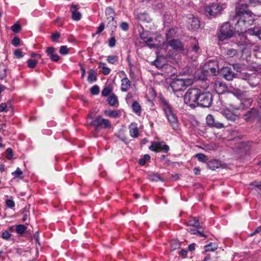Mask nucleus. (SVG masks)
Instances as JSON below:
<instances>
[{
  "label": "nucleus",
  "instance_id": "nucleus-64",
  "mask_svg": "<svg viewBox=\"0 0 261 261\" xmlns=\"http://www.w3.org/2000/svg\"><path fill=\"white\" fill-rule=\"evenodd\" d=\"M237 53V50L234 49H229V57H232Z\"/></svg>",
  "mask_w": 261,
  "mask_h": 261
},
{
  "label": "nucleus",
  "instance_id": "nucleus-39",
  "mask_svg": "<svg viewBox=\"0 0 261 261\" xmlns=\"http://www.w3.org/2000/svg\"><path fill=\"white\" fill-rule=\"evenodd\" d=\"M12 234L7 230L2 232L1 237L6 240H9L11 237Z\"/></svg>",
  "mask_w": 261,
  "mask_h": 261
},
{
  "label": "nucleus",
  "instance_id": "nucleus-37",
  "mask_svg": "<svg viewBox=\"0 0 261 261\" xmlns=\"http://www.w3.org/2000/svg\"><path fill=\"white\" fill-rule=\"evenodd\" d=\"M7 69L3 66H0V80H3L7 76Z\"/></svg>",
  "mask_w": 261,
  "mask_h": 261
},
{
  "label": "nucleus",
  "instance_id": "nucleus-14",
  "mask_svg": "<svg viewBox=\"0 0 261 261\" xmlns=\"http://www.w3.org/2000/svg\"><path fill=\"white\" fill-rule=\"evenodd\" d=\"M206 123L208 126L220 128L224 127V124L219 122H216L213 116L208 114L206 117Z\"/></svg>",
  "mask_w": 261,
  "mask_h": 261
},
{
  "label": "nucleus",
  "instance_id": "nucleus-28",
  "mask_svg": "<svg viewBox=\"0 0 261 261\" xmlns=\"http://www.w3.org/2000/svg\"><path fill=\"white\" fill-rule=\"evenodd\" d=\"M247 33L250 35H255L261 38V31L257 28L249 29L247 31Z\"/></svg>",
  "mask_w": 261,
  "mask_h": 261
},
{
  "label": "nucleus",
  "instance_id": "nucleus-18",
  "mask_svg": "<svg viewBox=\"0 0 261 261\" xmlns=\"http://www.w3.org/2000/svg\"><path fill=\"white\" fill-rule=\"evenodd\" d=\"M188 23H190L191 29L192 30H196L200 27V21L197 18L193 17V15H191L188 18Z\"/></svg>",
  "mask_w": 261,
  "mask_h": 261
},
{
  "label": "nucleus",
  "instance_id": "nucleus-47",
  "mask_svg": "<svg viewBox=\"0 0 261 261\" xmlns=\"http://www.w3.org/2000/svg\"><path fill=\"white\" fill-rule=\"evenodd\" d=\"M105 29V25L103 23L100 24L99 27L97 28V31L94 35H93L94 36L95 35H99Z\"/></svg>",
  "mask_w": 261,
  "mask_h": 261
},
{
  "label": "nucleus",
  "instance_id": "nucleus-5",
  "mask_svg": "<svg viewBox=\"0 0 261 261\" xmlns=\"http://www.w3.org/2000/svg\"><path fill=\"white\" fill-rule=\"evenodd\" d=\"M253 14L250 11H238L236 12L235 19L238 20V23L251 25L254 21Z\"/></svg>",
  "mask_w": 261,
  "mask_h": 261
},
{
  "label": "nucleus",
  "instance_id": "nucleus-11",
  "mask_svg": "<svg viewBox=\"0 0 261 261\" xmlns=\"http://www.w3.org/2000/svg\"><path fill=\"white\" fill-rule=\"evenodd\" d=\"M149 149L154 152L163 151L167 152L169 150V147L166 144H163L161 142H153L149 147Z\"/></svg>",
  "mask_w": 261,
  "mask_h": 261
},
{
  "label": "nucleus",
  "instance_id": "nucleus-17",
  "mask_svg": "<svg viewBox=\"0 0 261 261\" xmlns=\"http://www.w3.org/2000/svg\"><path fill=\"white\" fill-rule=\"evenodd\" d=\"M167 44L168 45L171 46L174 49L179 50H182L184 49V46L182 43L178 40H171L169 42H168Z\"/></svg>",
  "mask_w": 261,
  "mask_h": 261
},
{
  "label": "nucleus",
  "instance_id": "nucleus-20",
  "mask_svg": "<svg viewBox=\"0 0 261 261\" xmlns=\"http://www.w3.org/2000/svg\"><path fill=\"white\" fill-rule=\"evenodd\" d=\"M131 82L127 77H124L121 80V90L123 92H126L130 88Z\"/></svg>",
  "mask_w": 261,
  "mask_h": 261
},
{
  "label": "nucleus",
  "instance_id": "nucleus-13",
  "mask_svg": "<svg viewBox=\"0 0 261 261\" xmlns=\"http://www.w3.org/2000/svg\"><path fill=\"white\" fill-rule=\"evenodd\" d=\"M80 7L78 5L72 4L70 7V11L72 14L71 18L73 20L79 21L81 19L82 14L79 11Z\"/></svg>",
  "mask_w": 261,
  "mask_h": 261
},
{
  "label": "nucleus",
  "instance_id": "nucleus-59",
  "mask_svg": "<svg viewBox=\"0 0 261 261\" xmlns=\"http://www.w3.org/2000/svg\"><path fill=\"white\" fill-rule=\"evenodd\" d=\"M55 51V48L53 47H49L48 48H47V49H46V53L48 55H50V56L51 55H52L53 54H54V52Z\"/></svg>",
  "mask_w": 261,
  "mask_h": 261
},
{
  "label": "nucleus",
  "instance_id": "nucleus-24",
  "mask_svg": "<svg viewBox=\"0 0 261 261\" xmlns=\"http://www.w3.org/2000/svg\"><path fill=\"white\" fill-rule=\"evenodd\" d=\"M104 113L106 116L112 118H118L120 117L119 111L116 110H107L105 111Z\"/></svg>",
  "mask_w": 261,
  "mask_h": 261
},
{
  "label": "nucleus",
  "instance_id": "nucleus-34",
  "mask_svg": "<svg viewBox=\"0 0 261 261\" xmlns=\"http://www.w3.org/2000/svg\"><path fill=\"white\" fill-rule=\"evenodd\" d=\"M112 92V88L109 86L105 87L101 92V95L103 96H108Z\"/></svg>",
  "mask_w": 261,
  "mask_h": 261
},
{
  "label": "nucleus",
  "instance_id": "nucleus-15",
  "mask_svg": "<svg viewBox=\"0 0 261 261\" xmlns=\"http://www.w3.org/2000/svg\"><path fill=\"white\" fill-rule=\"evenodd\" d=\"M207 166L209 169L213 170H215L219 167L225 168L227 167L226 164H222L221 162L216 160L210 161L207 162Z\"/></svg>",
  "mask_w": 261,
  "mask_h": 261
},
{
  "label": "nucleus",
  "instance_id": "nucleus-1",
  "mask_svg": "<svg viewBox=\"0 0 261 261\" xmlns=\"http://www.w3.org/2000/svg\"><path fill=\"white\" fill-rule=\"evenodd\" d=\"M162 109L165 112L166 117L170 123V125L173 129H176L178 126L177 117L172 111L170 106L165 99H162Z\"/></svg>",
  "mask_w": 261,
  "mask_h": 261
},
{
  "label": "nucleus",
  "instance_id": "nucleus-35",
  "mask_svg": "<svg viewBox=\"0 0 261 261\" xmlns=\"http://www.w3.org/2000/svg\"><path fill=\"white\" fill-rule=\"evenodd\" d=\"M148 178L154 181H158L161 179L160 175L156 173L151 174L148 175Z\"/></svg>",
  "mask_w": 261,
  "mask_h": 261
},
{
  "label": "nucleus",
  "instance_id": "nucleus-31",
  "mask_svg": "<svg viewBox=\"0 0 261 261\" xmlns=\"http://www.w3.org/2000/svg\"><path fill=\"white\" fill-rule=\"evenodd\" d=\"M176 33V31L175 29L172 28L169 29V30L167 32L166 35L167 39H171L173 38L175 34Z\"/></svg>",
  "mask_w": 261,
  "mask_h": 261
},
{
  "label": "nucleus",
  "instance_id": "nucleus-8",
  "mask_svg": "<svg viewBox=\"0 0 261 261\" xmlns=\"http://www.w3.org/2000/svg\"><path fill=\"white\" fill-rule=\"evenodd\" d=\"M238 140H240V138L238 137H235L233 139H229V146H231V148L235 149V151L237 153H240L244 150H246L245 143L241 141L237 142V141Z\"/></svg>",
  "mask_w": 261,
  "mask_h": 261
},
{
  "label": "nucleus",
  "instance_id": "nucleus-6",
  "mask_svg": "<svg viewBox=\"0 0 261 261\" xmlns=\"http://www.w3.org/2000/svg\"><path fill=\"white\" fill-rule=\"evenodd\" d=\"M87 122L90 125L94 126L95 128L100 127L103 128H110L111 126L110 121L106 119L102 118L98 116L93 118L91 114H89L87 117Z\"/></svg>",
  "mask_w": 261,
  "mask_h": 261
},
{
  "label": "nucleus",
  "instance_id": "nucleus-54",
  "mask_svg": "<svg viewBox=\"0 0 261 261\" xmlns=\"http://www.w3.org/2000/svg\"><path fill=\"white\" fill-rule=\"evenodd\" d=\"M60 37V34L58 32H56L51 35V38L53 41L57 42V40Z\"/></svg>",
  "mask_w": 261,
  "mask_h": 261
},
{
  "label": "nucleus",
  "instance_id": "nucleus-53",
  "mask_svg": "<svg viewBox=\"0 0 261 261\" xmlns=\"http://www.w3.org/2000/svg\"><path fill=\"white\" fill-rule=\"evenodd\" d=\"M116 39L114 37H111L109 41V45L111 47H113L116 44Z\"/></svg>",
  "mask_w": 261,
  "mask_h": 261
},
{
  "label": "nucleus",
  "instance_id": "nucleus-62",
  "mask_svg": "<svg viewBox=\"0 0 261 261\" xmlns=\"http://www.w3.org/2000/svg\"><path fill=\"white\" fill-rule=\"evenodd\" d=\"M110 69L106 66L102 69V72L105 75L109 74L110 72Z\"/></svg>",
  "mask_w": 261,
  "mask_h": 261
},
{
  "label": "nucleus",
  "instance_id": "nucleus-44",
  "mask_svg": "<svg viewBox=\"0 0 261 261\" xmlns=\"http://www.w3.org/2000/svg\"><path fill=\"white\" fill-rule=\"evenodd\" d=\"M212 246H213L212 243H210L207 245H205L204 246L205 251H215L217 249V247L215 245L213 247Z\"/></svg>",
  "mask_w": 261,
  "mask_h": 261
},
{
  "label": "nucleus",
  "instance_id": "nucleus-4",
  "mask_svg": "<svg viewBox=\"0 0 261 261\" xmlns=\"http://www.w3.org/2000/svg\"><path fill=\"white\" fill-rule=\"evenodd\" d=\"M191 83V80L188 79H178L171 82L170 87L176 96L179 97L182 95L181 91L185 87L190 85Z\"/></svg>",
  "mask_w": 261,
  "mask_h": 261
},
{
  "label": "nucleus",
  "instance_id": "nucleus-21",
  "mask_svg": "<svg viewBox=\"0 0 261 261\" xmlns=\"http://www.w3.org/2000/svg\"><path fill=\"white\" fill-rule=\"evenodd\" d=\"M245 80L249 81V84L251 87H256L258 84V79H256L255 75H249L246 76Z\"/></svg>",
  "mask_w": 261,
  "mask_h": 261
},
{
  "label": "nucleus",
  "instance_id": "nucleus-19",
  "mask_svg": "<svg viewBox=\"0 0 261 261\" xmlns=\"http://www.w3.org/2000/svg\"><path fill=\"white\" fill-rule=\"evenodd\" d=\"M129 134L131 137L137 138L139 136V130L136 123H131L129 125Z\"/></svg>",
  "mask_w": 261,
  "mask_h": 261
},
{
  "label": "nucleus",
  "instance_id": "nucleus-10",
  "mask_svg": "<svg viewBox=\"0 0 261 261\" xmlns=\"http://www.w3.org/2000/svg\"><path fill=\"white\" fill-rule=\"evenodd\" d=\"M217 69L219 70V65L215 61H210L204 66V70L213 75L216 74Z\"/></svg>",
  "mask_w": 261,
  "mask_h": 261
},
{
  "label": "nucleus",
  "instance_id": "nucleus-23",
  "mask_svg": "<svg viewBox=\"0 0 261 261\" xmlns=\"http://www.w3.org/2000/svg\"><path fill=\"white\" fill-rule=\"evenodd\" d=\"M107 19H115V12L114 10L111 7H107L105 11Z\"/></svg>",
  "mask_w": 261,
  "mask_h": 261
},
{
  "label": "nucleus",
  "instance_id": "nucleus-50",
  "mask_svg": "<svg viewBox=\"0 0 261 261\" xmlns=\"http://www.w3.org/2000/svg\"><path fill=\"white\" fill-rule=\"evenodd\" d=\"M152 64L154 65L158 68H161L163 66L162 64L158 59L152 62Z\"/></svg>",
  "mask_w": 261,
  "mask_h": 261
},
{
  "label": "nucleus",
  "instance_id": "nucleus-48",
  "mask_svg": "<svg viewBox=\"0 0 261 261\" xmlns=\"http://www.w3.org/2000/svg\"><path fill=\"white\" fill-rule=\"evenodd\" d=\"M195 157L199 161L201 162L205 161L206 158L205 155L203 153H197L195 155Z\"/></svg>",
  "mask_w": 261,
  "mask_h": 261
},
{
  "label": "nucleus",
  "instance_id": "nucleus-42",
  "mask_svg": "<svg viewBox=\"0 0 261 261\" xmlns=\"http://www.w3.org/2000/svg\"><path fill=\"white\" fill-rule=\"evenodd\" d=\"M108 25L111 29H115L117 27V22L115 19H109Z\"/></svg>",
  "mask_w": 261,
  "mask_h": 261
},
{
  "label": "nucleus",
  "instance_id": "nucleus-33",
  "mask_svg": "<svg viewBox=\"0 0 261 261\" xmlns=\"http://www.w3.org/2000/svg\"><path fill=\"white\" fill-rule=\"evenodd\" d=\"M199 50V47L198 45V43H195L193 45L191 46L189 49H188V53L189 54L191 52H194L195 53H197Z\"/></svg>",
  "mask_w": 261,
  "mask_h": 261
},
{
  "label": "nucleus",
  "instance_id": "nucleus-49",
  "mask_svg": "<svg viewBox=\"0 0 261 261\" xmlns=\"http://www.w3.org/2000/svg\"><path fill=\"white\" fill-rule=\"evenodd\" d=\"M249 4L251 6H257L261 5V0H249Z\"/></svg>",
  "mask_w": 261,
  "mask_h": 261
},
{
  "label": "nucleus",
  "instance_id": "nucleus-40",
  "mask_svg": "<svg viewBox=\"0 0 261 261\" xmlns=\"http://www.w3.org/2000/svg\"><path fill=\"white\" fill-rule=\"evenodd\" d=\"M118 60L117 56H109L107 57V61L111 64H114Z\"/></svg>",
  "mask_w": 261,
  "mask_h": 261
},
{
  "label": "nucleus",
  "instance_id": "nucleus-60",
  "mask_svg": "<svg viewBox=\"0 0 261 261\" xmlns=\"http://www.w3.org/2000/svg\"><path fill=\"white\" fill-rule=\"evenodd\" d=\"M251 185L254 186L256 188H261V181H255L251 184Z\"/></svg>",
  "mask_w": 261,
  "mask_h": 261
},
{
  "label": "nucleus",
  "instance_id": "nucleus-29",
  "mask_svg": "<svg viewBox=\"0 0 261 261\" xmlns=\"http://www.w3.org/2000/svg\"><path fill=\"white\" fill-rule=\"evenodd\" d=\"M27 227L22 224H19L16 226V231L19 234H22L24 233Z\"/></svg>",
  "mask_w": 261,
  "mask_h": 261
},
{
  "label": "nucleus",
  "instance_id": "nucleus-61",
  "mask_svg": "<svg viewBox=\"0 0 261 261\" xmlns=\"http://www.w3.org/2000/svg\"><path fill=\"white\" fill-rule=\"evenodd\" d=\"M7 106L5 103H2L0 105V112L7 111Z\"/></svg>",
  "mask_w": 261,
  "mask_h": 261
},
{
  "label": "nucleus",
  "instance_id": "nucleus-3",
  "mask_svg": "<svg viewBox=\"0 0 261 261\" xmlns=\"http://www.w3.org/2000/svg\"><path fill=\"white\" fill-rule=\"evenodd\" d=\"M200 93V89L192 88L189 89L185 93L184 97L185 103L188 105L191 108H195L197 106L198 96Z\"/></svg>",
  "mask_w": 261,
  "mask_h": 261
},
{
  "label": "nucleus",
  "instance_id": "nucleus-22",
  "mask_svg": "<svg viewBox=\"0 0 261 261\" xmlns=\"http://www.w3.org/2000/svg\"><path fill=\"white\" fill-rule=\"evenodd\" d=\"M188 226H194L198 228L200 227L198 219L196 217H191L186 223Z\"/></svg>",
  "mask_w": 261,
  "mask_h": 261
},
{
  "label": "nucleus",
  "instance_id": "nucleus-56",
  "mask_svg": "<svg viewBox=\"0 0 261 261\" xmlns=\"http://www.w3.org/2000/svg\"><path fill=\"white\" fill-rule=\"evenodd\" d=\"M120 28L122 30L126 31L128 30L129 26L127 22H123L120 24Z\"/></svg>",
  "mask_w": 261,
  "mask_h": 261
},
{
  "label": "nucleus",
  "instance_id": "nucleus-30",
  "mask_svg": "<svg viewBox=\"0 0 261 261\" xmlns=\"http://www.w3.org/2000/svg\"><path fill=\"white\" fill-rule=\"evenodd\" d=\"M220 74L224 79L228 80V68L227 67H223L220 71Z\"/></svg>",
  "mask_w": 261,
  "mask_h": 261
},
{
  "label": "nucleus",
  "instance_id": "nucleus-52",
  "mask_svg": "<svg viewBox=\"0 0 261 261\" xmlns=\"http://www.w3.org/2000/svg\"><path fill=\"white\" fill-rule=\"evenodd\" d=\"M14 54L15 56V57L18 59L21 58L23 56L20 49H16L14 51Z\"/></svg>",
  "mask_w": 261,
  "mask_h": 261
},
{
  "label": "nucleus",
  "instance_id": "nucleus-16",
  "mask_svg": "<svg viewBox=\"0 0 261 261\" xmlns=\"http://www.w3.org/2000/svg\"><path fill=\"white\" fill-rule=\"evenodd\" d=\"M215 90L219 94H222L227 92V86L226 84L220 81H217L215 83Z\"/></svg>",
  "mask_w": 261,
  "mask_h": 261
},
{
  "label": "nucleus",
  "instance_id": "nucleus-41",
  "mask_svg": "<svg viewBox=\"0 0 261 261\" xmlns=\"http://www.w3.org/2000/svg\"><path fill=\"white\" fill-rule=\"evenodd\" d=\"M90 92L93 95H97L99 92V88L97 85H94L90 89Z\"/></svg>",
  "mask_w": 261,
  "mask_h": 261
},
{
  "label": "nucleus",
  "instance_id": "nucleus-45",
  "mask_svg": "<svg viewBox=\"0 0 261 261\" xmlns=\"http://www.w3.org/2000/svg\"><path fill=\"white\" fill-rule=\"evenodd\" d=\"M59 52L61 55H67L68 53V49L67 46H65V45L61 46L60 48Z\"/></svg>",
  "mask_w": 261,
  "mask_h": 261
},
{
  "label": "nucleus",
  "instance_id": "nucleus-38",
  "mask_svg": "<svg viewBox=\"0 0 261 261\" xmlns=\"http://www.w3.org/2000/svg\"><path fill=\"white\" fill-rule=\"evenodd\" d=\"M150 157L149 154H145L143 158H141L139 160V164L143 166L144 165L146 162L150 160Z\"/></svg>",
  "mask_w": 261,
  "mask_h": 261
},
{
  "label": "nucleus",
  "instance_id": "nucleus-43",
  "mask_svg": "<svg viewBox=\"0 0 261 261\" xmlns=\"http://www.w3.org/2000/svg\"><path fill=\"white\" fill-rule=\"evenodd\" d=\"M21 28L20 25L18 23H15L11 27L12 31L16 33H18L20 31Z\"/></svg>",
  "mask_w": 261,
  "mask_h": 261
},
{
  "label": "nucleus",
  "instance_id": "nucleus-57",
  "mask_svg": "<svg viewBox=\"0 0 261 261\" xmlns=\"http://www.w3.org/2000/svg\"><path fill=\"white\" fill-rule=\"evenodd\" d=\"M15 177H19L22 174V172L19 168H17L15 171L12 173Z\"/></svg>",
  "mask_w": 261,
  "mask_h": 261
},
{
  "label": "nucleus",
  "instance_id": "nucleus-58",
  "mask_svg": "<svg viewBox=\"0 0 261 261\" xmlns=\"http://www.w3.org/2000/svg\"><path fill=\"white\" fill-rule=\"evenodd\" d=\"M52 61L57 62L59 60V56L57 54H53L50 56Z\"/></svg>",
  "mask_w": 261,
  "mask_h": 261
},
{
  "label": "nucleus",
  "instance_id": "nucleus-2",
  "mask_svg": "<svg viewBox=\"0 0 261 261\" xmlns=\"http://www.w3.org/2000/svg\"><path fill=\"white\" fill-rule=\"evenodd\" d=\"M221 0H216V3H211L204 8V13L206 16L215 17L221 13L223 9L226 8V4H220Z\"/></svg>",
  "mask_w": 261,
  "mask_h": 261
},
{
  "label": "nucleus",
  "instance_id": "nucleus-27",
  "mask_svg": "<svg viewBox=\"0 0 261 261\" xmlns=\"http://www.w3.org/2000/svg\"><path fill=\"white\" fill-rule=\"evenodd\" d=\"M96 73L95 71L93 69L90 70V71L88 72V82L92 83L95 82L96 80Z\"/></svg>",
  "mask_w": 261,
  "mask_h": 261
},
{
  "label": "nucleus",
  "instance_id": "nucleus-7",
  "mask_svg": "<svg viewBox=\"0 0 261 261\" xmlns=\"http://www.w3.org/2000/svg\"><path fill=\"white\" fill-rule=\"evenodd\" d=\"M213 101V96L209 92H201L200 90V93L198 96L197 105L203 107H209Z\"/></svg>",
  "mask_w": 261,
  "mask_h": 261
},
{
  "label": "nucleus",
  "instance_id": "nucleus-63",
  "mask_svg": "<svg viewBox=\"0 0 261 261\" xmlns=\"http://www.w3.org/2000/svg\"><path fill=\"white\" fill-rule=\"evenodd\" d=\"M187 230L191 234H197L198 231L195 228H188Z\"/></svg>",
  "mask_w": 261,
  "mask_h": 261
},
{
  "label": "nucleus",
  "instance_id": "nucleus-12",
  "mask_svg": "<svg viewBox=\"0 0 261 261\" xmlns=\"http://www.w3.org/2000/svg\"><path fill=\"white\" fill-rule=\"evenodd\" d=\"M219 40L223 41L228 38V23L224 22L220 27L218 36Z\"/></svg>",
  "mask_w": 261,
  "mask_h": 261
},
{
  "label": "nucleus",
  "instance_id": "nucleus-9",
  "mask_svg": "<svg viewBox=\"0 0 261 261\" xmlns=\"http://www.w3.org/2000/svg\"><path fill=\"white\" fill-rule=\"evenodd\" d=\"M140 38L149 48H156L159 45L157 43V39L149 36L147 32L142 33Z\"/></svg>",
  "mask_w": 261,
  "mask_h": 261
},
{
  "label": "nucleus",
  "instance_id": "nucleus-32",
  "mask_svg": "<svg viewBox=\"0 0 261 261\" xmlns=\"http://www.w3.org/2000/svg\"><path fill=\"white\" fill-rule=\"evenodd\" d=\"M132 108L133 111L136 113H139L141 111V106L140 104L136 101L133 103Z\"/></svg>",
  "mask_w": 261,
  "mask_h": 261
},
{
  "label": "nucleus",
  "instance_id": "nucleus-51",
  "mask_svg": "<svg viewBox=\"0 0 261 261\" xmlns=\"http://www.w3.org/2000/svg\"><path fill=\"white\" fill-rule=\"evenodd\" d=\"M6 206L9 208H13L15 206V202L12 199H7L6 201Z\"/></svg>",
  "mask_w": 261,
  "mask_h": 261
},
{
  "label": "nucleus",
  "instance_id": "nucleus-26",
  "mask_svg": "<svg viewBox=\"0 0 261 261\" xmlns=\"http://www.w3.org/2000/svg\"><path fill=\"white\" fill-rule=\"evenodd\" d=\"M108 101L110 105L116 106L118 105V101L116 95H112L108 98Z\"/></svg>",
  "mask_w": 261,
  "mask_h": 261
},
{
  "label": "nucleus",
  "instance_id": "nucleus-55",
  "mask_svg": "<svg viewBox=\"0 0 261 261\" xmlns=\"http://www.w3.org/2000/svg\"><path fill=\"white\" fill-rule=\"evenodd\" d=\"M20 40L18 37H15L12 40V44L15 46H17L19 44Z\"/></svg>",
  "mask_w": 261,
  "mask_h": 261
},
{
  "label": "nucleus",
  "instance_id": "nucleus-25",
  "mask_svg": "<svg viewBox=\"0 0 261 261\" xmlns=\"http://www.w3.org/2000/svg\"><path fill=\"white\" fill-rule=\"evenodd\" d=\"M137 18L140 21L149 22L151 21L149 16L145 13H140L137 16Z\"/></svg>",
  "mask_w": 261,
  "mask_h": 261
},
{
  "label": "nucleus",
  "instance_id": "nucleus-36",
  "mask_svg": "<svg viewBox=\"0 0 261 261\" xmlns=\"http://www.w3.org/2000/svg\"><path fill=\"white\" fill-rule=\"evenodd\" d=\"M37 62H37V61L36 60H35V59H29L27 61L28 66L30 68H32V69L34 68L36 66Z\"/></svg>",
  "mask_w": 261,
  "mask_h": 261
},
{
  "label": "nucleus",
  "instance_id": "nucleus-46",
  "mask_svg": "<svg viewBox=\"0 0 261 261\" xmlns=\"http://www.w3.org/2000/svg\"><path fill=\"white\" fill-rule=\"evenodd\" d=\"M6 154L7 158L9 160H11L13 156L12 150L10 148H8L6 150Z\"/></svg>",
  "mask_w": 261,
  "mask_h": 261
}]
</instances>
